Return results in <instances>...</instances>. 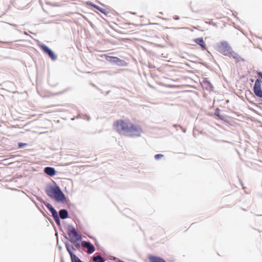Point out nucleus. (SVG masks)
Returning a JSON list of instances; mask_svg holds the SVG:
<instances>
[{"label": "nucleus", "mask_w": 262, "mask_h": 262, "mask_svg": "<svg viewBox=\"0 0 262 262\" xmlns=\"http://www.w3.org/2000/svg\"><path fill=\"white\" fill-rule=\"evenodd\" d=\"M92 7H94V8L96 9L97 10H98L99 11H100L102 13L105 14V15H107V14L108 13V11H106L105 9H104L100 7L99 6H98L96 5H92Z\"/></svg>", "instance_id": "obj_14"}, {"label": "nucleus", "mask_w": 262, "mask_h": 262, "mask_svg": "<svg viewBox=\"0 0 262 262\" xmlns=\"http://www.w3.org/2000/svg\"><path fill=\"white\" fill-rule=\"evenodd\" d=\"M65 246H66V249L67 250H68V248H67L68 246H69V249L71 251L73 252V251L76 250L74 246L71 245L70 243L68 241L65 242Z\"/></svg>", "instance_id": "obj_16"}, {"label": "nucleus", "mask_w": 262, "mask_h": 262, "mask_svg": "<svg viewBox=\"0 0 262 262\" xmlns=\"http://www.w3.org/2000/svg\"><path fill=\"white\" fill-rule=\"evenodd\" d=\"M59 216L62 220L69 217L68 210L66 209H61L59 211Z\"/></svg>", "instance_id": "obj_11"}, {"label": "nucleus", "mask_w": 262, "mask_h": 262, "mask_svg": "<svg viewBox=\"0 0 262 262\" xmlns=\"http://www.w3.org/2000/svg\"><path fill=\"white\" fill-rule=\"evenodd\" d=\"M257 74L258 76L262 78V72H258Z\"/></svg>", "instance_id": "obj_25"}, {"label": "nucleus", "mask_w": 262, "mask_h": 262, "mask_svg": "<svg viewBox=\"0 0 262 262\" xmlns=\"http://www.w3.org/2000/svg\"><path fill=\"white\" fill-rule=\"evenodd\" d=\"M16 30L18 32H20V33H21V32H21V31L20 30L18 29H16Z\"/></svg>", "instance_id": "obj_27"}, {"label": "nucleus", "mask_w": 262, "mask_h": 262, "mask_svg": "<svg viewBox=\"0 0 262 262\" xmlns=\"http://www.w3.org/2000/svg\"><path fill=\"white\" fill-rule=\"evenodd\" d=\"M164 157V155L163 154H157L155 156V158L156 160H159L160 159V158H162Z\"/></svg>", "instance_id": "obj_21"}, {"label": "nucleus", "mask_w": 262, "mask_h": 262, "mask_svg": "<svg viewBox=\"0 0 262 262\" xmlns=\"http://www.w3.org/2000/svg\"><path fill=\"white\" fill-rule=\"evenodd\" d=\"M47 195L58 203H66L67 199L60 187L54 182L48 184L45 189Z\"/></svg>", "instance_id": "obj_2"}, {"label": "nucleus", "mask_w": 262, "mask_h": 262, "mask_svg": "<svg viewBox=\"0 0 262 262\" xmlns=\"http://www.w3.org/2000/svg\"><path fill=\"white\" fill-rule=\"evenodd\" d=\"M36 199L41 202V203H43L46 207L48 208V209L49 210L50 213H51V215L53 217V218L55 216H57L58 215L57 211L56 210V209L52 206L51 204L50 203H48L46 202L45 201H44L39 196H36Z\"/></svg>", "instance_id": "obj_5"}, {"label": "nucleus", "mask_w": 262, "mask_h": 262, "mask_svg": "<svg viewBox=\"0 0 262 262\" xmlns=\"http://www.w3.org/2000/svg\"><path fill=\"white\" fill-rule=\"evenodd\" d=\"M194 41L198 45H200L201 47L202 50H205L207 49L206 43L202 37L196 38L194 39Z\"/></svg>", "instance_id": "obj_12"}, {"label": "nucleus", "mask_w": 262, "mask_h": 262, "mask_svg": "<svg viewBox=\"0 0 262 262\" xmlns=\"http://www.w3.org/2000/svg\"><path fill=\"white\" fill-rule=\"evenodd\" d=\"M82 245L84 248L88 249L89 254H92L95 251L94 246L90 241H83Z\"/></svg>", "instance_id": "obj_9"}, {"label": "nucleus", "mask_w": 262, "mask_h": 262, "mask_svg": "<svg viewBox=\"0 0 262 262\" xmlns=\"http://www.w3.org/2000/svg\"><path fill=\"white\" fill-rule=\"evenodd\" d=\"M11 42H4L3 43H4V44H8V43H11Z\"/></svg>", "instance_id": "obj_28"}, {"label": "nucleus", "mask_w": 262, "mask_h": 262, "mask_svg": "<svg viewBox=\"0 0 262 262\" xmlns=\"http://www.w3.org/2000/svg\"><path fill=\"white\" fill-rule=\"evenodd\" d=\"M44 172L50 177H53L56 174V171L54 168L48 166L44 168Z\"/></svg>", "instance_id": "obj_10"}, {"label": "nucleus", "mask_w": 262, "mask_h": 262, "mask_svg": "<svg viewBox=\"0 0 262 262\" xmlns=\"http://www.w3.org/2000/svg\"><path fill=\"white\" fill-rule=\"evenodd\" d=\"M106 60L111 63L119 66H124L126 64V62L120 58L114 56H106Z\"/></svg>", "instance_id": "obj_7"}, {"label": "nucleus", "mask_w": 262, "mask_h": 262, "mask_svg": "<svg viewBox=\"0 0 262 262\" xmlns=\"http://www.w3.org/2000/svg\"><path fill=\"white\" fill-rule=\"evenodd\" d=\"M150 262H164V259L160 257L150 255L148 256Z\"/></svg>", "instance_id": "obj_13"}, {"label": "nucleus", "mask_w": 262, "mask_h": 262, "mask_svg": "<svg viewBox=\"0 0 262 262\" xmlns=\"http://www.w3.org/2000/svg\"><path fill=\"white\" fill-rule=\"evenodd\" d=\"M218 51L225 56H228L235 59L239 58V55L232 50L228 43L226 41L221 42L218 46Z\"/></svg>", "instance_id": "obj_3"}, {"label": "nucleus", "mask_w": 262, "mask_h": 262, "mask_svg": "<svg viewBox=\"0 0 262 262\" xmlns=\"http://www.w3.org/2000/svg\"><path fill=\"white\" fill-rule=\"evenodd\" d=\"M76 118H82L83 119H87L88 121H89L91 119V117L86 115V114H82V115H80V114H79L76 117Z\"/></svg>", "instance_id": "obj_17"}, {"label": "nucleus", "mask_w": 262, "mask_h": 262, "mask_svg": "<svg viewBox=\"0 0 262 262\" xmlns=\"http://www.w3.org/2000/svg\"><path fill=\"white\" fill-rule=\"evenodd\" d=\"M8 24H9V25L12 26L13 27H17V25L15 24H10V23H8Z\"/></svg>", "instance_id": "obj_24"}, {"label": "nucleus", "mask_w": 262, "mask_h": 262, "mask_svg": "<svg viewBox=\"0 0 262 262\" xmlns=\"http://www.w3.org/2000/svg\"><path fill=\"white\" fill-rule=\"evenodd\" d=\"M60 217L59 216V215H57V216H55L53 217V219L54 220L55 223H56L57 225L58 226V227H61V223H60Z\"/></svg>", "instance_id": "obj_18"}, {"label": "nucleus", "mask_w": 262, "mask_h": 262, "mask_svg": "<svg viewBox=\"0 0 262 262\" xmlns=\"http://www.w3.org/2000/svg\"><path fill=\"white\" fill-rule=\"evenodd\" d=\"M114 129L120 134L128 136L130 137H139L143 132L140 126L123 120H118L114 123Z\"/></svg>", "instance_id": "obj_1"}, {"label": "nucleus", "mask_w": 262, "mask_h": 262, "mask_svg": "<svg viewBox=\"0 0 262 262\" xmlns=\"http://www.w3.org/2000/svg\"><path fill=\"white\" fill-rule=\"evenodd\" d=\"M68 234L71 242L74 241L75 239H82V235L76 229L74 226L72 225H68Z\"/></svg>", "instance_id": "obj_4"}, {"label": "nucleus", "mask_w": 262, "mask_h": 262, "mask_svg": "<svg viewBox=\"0 0 262 262\" xmlns=\"http://www.w3.org/2000/svg\"><path fill=\"white\" fill-rule=\"evenodd\" d=\"M260 82V80H256L253 87V92L256 96L262 98V89Z\"/></svg>", "instance_id": "obj_8"}, {"label": "nucleus", "mask_w": 262, "mask_h": 262, "mask_svg": "<svg viewBox=\"0 0 262 262\" xmlns=\"http://www.w3.org/2000/svg\"><path fill=\"white\" fill-rule=\"evenodd\" d=\"M81 240L82 239H75V240H74V241H72V242H73L74 244V245L77 249H79L81 245L78 242V241H81Z\"/></svg>", "instance_id": "obj_19"}, {"label": "nucleus", "mask_w": 262, "mask_h": 262, "mask_svg": "<svg viewBox=\"0 0 262 262\" xmlns=\"http://www.w3.org/2000/svg\"><path fill=\"white\" fill-rule=\"evenodd\" d=\"M87 4H88V5H90V6H92V5H94V4H93V3H92V2H87Z\"/></svg>", "instance_id": "obj_23"}, {"label": "nucleus", "mask_w": 262, "mask_h": 262, "mask_svg": "<svg viewBox=\"0 0 262 262\" xmlns=\"http://www.w3.org/2000/svg\"><path fill=\"white\" fill-rule=\"evenodd\" d=\"M215 114H216V115H217L219 117H220V118H221V116H220V115H219V113H218V112H216V113H215Z\"/></svg>", "instance_id": "obj_26"}, {"label": "nucleus", "mask_w": 262, "mask_h": 262, "mask_svg": "<svg viewBox=\"0 0 262 262\" xmlns=\"http://www.w3.org/2000/svg\"><path fill=\"white\" fill-rule=\"evenodd\" d=\"M61 248H62L61 246H59V249H61Z\"/></svg>", "instance_id": "obj_29"}, {"label": "nucleus", "mask_w": 262, "mask_h": 262, "mask_svg": "<svg viewBox=\"0 0 262 262\" xmlns=\"http://www.w3.org/2000/svg\"><path fill=\"white\" fill-rule=\"evenodd\" d=\"M93 261L95 262H104L105 259L102 257L100 254L93 256Z\"/></svg>", "instance_id": "obj_15"}, {"label": "nucleus", "mask_w": 262, "mask_h": 262, "mask_svg": "<svg viewBox=\"0 0 262 262\" xmlns=\"http://www.w3.org/2000/svg\"><path fill=\"white\" fill-rule=\"evenodd\" d=\"M40 47L42 50L50 57L52 61L56 60L57 56L51 49L45 44L41 45Z\"/></svg>", "instance_id": "obj_6"}, {"label": "nucleus", "mask_w": 262, "mask_h": 262, "mask_svg": "<svg viewBox=\"0 0 262 262\" xmlns=\"http://www.w3.org/2000/svg\"><path fill=\"white\" fill-rule=\"evenodd\" d=\"M23 33H24V34L25 35H28V36H29L30 38H33V37H32L31 35H29V34H28V33H27L26 31H24Z\"/></svg>", "instance_id": "obj_22"}, {"label": "nucleus", "mask_w": 262, "mask_h": 262, "mask_svg": "<svg viewBox=\"0 0 262 262\" xmlns=\"http://www.w3.org/2000/svg\"><path fill=\"white\" fill-rule=\"evenodd\" d=\"M18 148H21L27 146L28 144L27 143H24L21 142H18L17 144Z\"/></svg>", "instance_id": "obj_20"}]
</instances>
